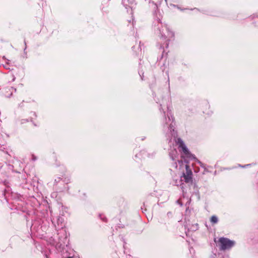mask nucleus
Wrapping results in <instances>:
<instances>
[{"mask_svg":"<svg viewBox=\"0 0 258 258\" xmlns=\"http://www.w3.org/2000/svg\"><path fill=\"white\" fill-rule=\"evenodd\" d=\"M174 142L178 146V149L181 153V157L184 158V162L182 160H177L180 169L182 166L184 165L185 168V172H183L182 175L178 178L174 179L173 184L176 186L183 184V181L186 183L192 182V172L189 168V166L187 164L186 159L195 158L194 156L190 153L188 148L186 146L184 142L180 138H175Z\"/></svg>","mask_w":258,"mask_h":258,"instance_id":"f257e3e1","label":"nucleus"},{"mask_svg":"<svg viewBox=\"0 0 258 258\" xmlns=\"http://www.w3.org/2000/svg\"><path fill=\"white\" fill-rule=\"evenodd\" d=\"M218 245L220 250H226L230 249L235 244L234 240H231L228 238L220 237L217 241Z\"/></svg>","mask_w":258,"mask_h":258,"instance_id":"f03ea898","label":"nucleus"},{"mask_svg":"<svg viewBox=\"0 0 258 258\" xmlns=\"http://www.w3.org/2000/svg\"><path fill=\"white\" fill-rule=\"evenodd\" d=\"M169 155L173 161H176L178 157V153L176 150H174L170 152Z\"/></svg>","mask_w":258,"mask_h":258,"instance_id":"7ed1b4c3","label":"nucleus"},{"mask_svg":"<svg viewBox=\"0 0 258 258\" xmlns=\"http://www.w3.org/2000/svg\"><path fill=\"white\" fill-rule=\"evenodd\" d=\"M210 221L213 224H216L218 222V217L216 216H212L210 219Z\"/></svg>","mask_w":258,"mask_h":258,"instance_id":"20e7f679","label":"nucleus"},{"mask_svg":"<svg viewBox=\"0 0 258 258\" xmlns=\"http://www.w3.org/2000/svg\"><path fill=\"white\" fill-rule=\"evenodd\" d=\"M99 216L100 217V218L102 219V221L106 222V218L103 216V217H102L101 215H100Z\"/></svg>","mask_w":258,"mask_h":258,"instance_id":"39448f33","label":"nucleus"},{"mask_svg":"<svg viewBox=\"0 0 258 258\" xmlns=\"http://www.w3.org/2000/svg\"><path fill=\"white\" fill-rule=\"evenodd\" d=\"M32 159L33 160L35 161L36 159V157H35L34 155L32 156Z\"/></svg>","mask_w":258,"mask_h":258,"instance_id":"423d86ee","label":"nucleus"},{"mask_svg":"<svg viewBox=\"0 0 258 258\" xmlns=\"http://www.w3.org/2000/svg\"><path fill=\"white\" fill-rule=\"evenodd\" d=\"M174 167L177 168V163L175 162L174 164Z\"/></svg>","mask_w":258,"mask_h":258,"instance_id":"0eeeda50","label":"nucleus"},{"mask_svg":"<svg viewBox=\"0 0 258 258\" xmlns=\"http://www.w3.org/2000/svg\"><path fill=\"white\" fill-rule=\"evenodd\" d=\"M171 134H174L175 133V130H172V132L171 131Z\"/></svg>","mask_w":258,"mask_h":258,"instance_id":"6e6552de","label":"nucleus"},{"mask_svg":"<svg viewBox=\"0 0 258 258\" xmlns=\"http://www.w3.org/2000/svg\"><path fill=\"white\" fill-rule=\"evenodd\" d=\"M140 156V154H137L136 155V157H138V156Z\"/></svg>","mask_w":258,"mask_h":258,"instance_id":"1a4fd4ad","label":"nucleus"},{"mask_svg":"<svg viewBox=\"0 0 258 258\" xmlns=\"http://www.w3.org/2000/svg\"><path fill=\"white\" fill-rule=\"evenodd\" d=\"M67 181V183H68L70 181V180L69 179H68Z\"/></svg>","mask_w":258,"mask_h":258,"instance_id":"9d476101","label":"nucleus"}]
</instances>
